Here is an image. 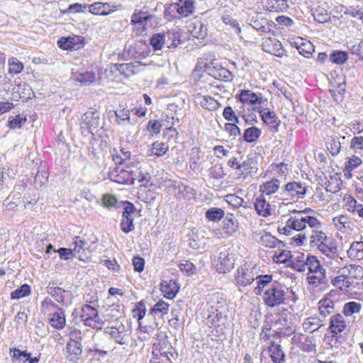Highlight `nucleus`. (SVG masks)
<instances>
[{
    "label": "nucleus",
    "mask_w": 363,
    "mask_h": 363,
    "mask_svg": "<svg viewBox=\"0 0 363 363\" xmlns=\"http://www.w3.org/2000/svg\"><path fill=\"white\" fill-rule=\"evenodd\" d=\"M347 255L352 259H363V242H353L347 250Z\"/></svg>",
    "instance_id": "24"
},
{
    "label": "nucleus",
    "mask_w": 363,
    "mask_h": 363,
    "mask_svg": "<svg viewBox=\"0 0 363 363\" xmlns=\"http://www.w3.org/2000/svg\"><path fill=\"white\" fill-rule=\"evenodd\" d=\"M303 325L306 329L311 330V332H314L324 326L325 323V320L320 317H310L305 320Z\"/></svg>",
    "instance_id": "29"
},
{
    "label": "nucleus",
    "mask_w": 363,
    "mask_h": 363,
    "mask_svg": "<svg viewBox=\"0 0 363 363\" xmlns=\"http://www.w3.org/2000/svg\"><path fill=\"white\" fill-rule=\"evenodd\" d=\"M234 261L233 257H230L226 250L220 252L218 257V264H217L218 270L220 273L229 272L234 267Z\"/></svg>",
    "instance_id": "11"
},
{
    "label": "nucleus",
    "mask_w": 363,
    "mask_h": 363,
    "mask_svg": "<svg viewBox=\"0 0 363 363\" xmlns=\"http://www.w3.org/2000/svg\"><path fill=\"white\" fill-rule=\"evenodd\" d=\"M333 224L337 230H341L342 228H348L350 225V221L347 216L345 215H340L335 217L333 219Z\"/></svg>",
    "instance_id": "48"
},
{
    "label": "nucleus",
    "mask_w": 363,
    "mask_h": 363,
    "mask_svg": "<svg viewBox=\"0 0 363 363\" xmlns=\"http://www.w3.org/2000/svg\"><path fill=\"white\" fill-rule=\"evenodd\" d=\"M330 59L333 63L342 65L347 60V54L343 51H335L330 55Z\"/></svg>",
    "instance_id": "52"
},
{
    "label": "nucleus",
    "mask_w": 363,
    "mask_h": 363,
    "mask_svg": "<svg viewBox=\"0 0 363 363\" xmlns=\"http://www.w3.org/2000/svg\"><path fill=\"white\" fill-rule=\"evenodd\" d=\"M172 6L177 11L179 14L184 17L189 16V15L192 14L194 11L193 2L188 0L184 2L181 1V4H174Z\"/></svg>",
    "instance_id": "20"
},
{
    "label": "nucleus",
    "mask_w": 363,
    "mask_h": 363,
    "mask_svg": "<svg viewBox=\"0 0 363 363\" xmlns=\"http://www.w3.org/2000/svg\"><path fill=\"white\" fill-rule=\"evenodd\" d=\"M81 320L84 325L92 328L101 329L103 322L99 316L96 308L89 304H84L81 308Z\"/></svg>",
    "instance_id": "5"
},
{
    "label": "nucleus",
    "mask_w": 363,
    "mask_h": 363,
    "mask_svg": "<svg viewBox=\"0 0 363 363\" xmlns=\"http://www.w3.org/2000/svg\"><path fill=\"white\" fill-rule=\"evenodd\" d=\"M65 315L63 312L54 313L50 318V323L55 329L61 330L65 325Z\"/></svg>",
    "instance_id": "33"
},
{
    "label": "nucleus",
    "mask_w": 363,
    "mask_h": 363,
    "mask_svg": "<svg viewBox=\"0 0 363 363\" xmlns=\"http://www.w3.org/2000/svg\"><path fill=\"white\" fill-rule=\"evenodd\" d=\"M255 280L257 283V286L255 288V293L257 295H261L264 289L266 290L274 284L272 275L271 274L256 275Z\"/></svg>",
    "instance_id": "15"
},
{
    "label": "nucleus",
    "mask_w": 363,
    "mask_h": 363,
    "mask_svg": "<svg viewBox=\"0 0 363 363\" xmlns=\"http://www.w3.org/2000/svg\"><path fill=\"white\" fill-rule=\"evenodd\" d=\"M242 104V112L257 113H274L269 108V102L261 93H255L250 89H242L235 95Z\"/></svg>",
    "instance_id": "1"
},
{
    "label": "nucleus",
    "mask_w": 363,
    "mask_h": 363,
    "mask_svg": "<svg viewBox=\"0 0 363 363\" xmlns=\"http://www.w3.org/2000/svg\"><path fill=\"white\" fill-rule=\"evenodd\" d=\"M328 236L326 235L325 232L321 230L320 229L315 230H312L311 234L309 236V242L310 245L313 247L318 248L328 238Z\"/></svg>",
    "instance_id": "26"
},
{
    "label": "nucleus",
    "mask_w": 363,
    "mask_h": 363,
    "mask_svg": "<svg viewBox=\"0 0 363 363\" xmlns=\"http://www.w3.org/2000/svg\"><path fill=\"white\" fill-rule=\"evenodd\" d=\"M288 292V288L274 281L271 287L264 291L262 299L266 306L274 308L286 303Z\"/></svg>",
    "instance_id": "2"
},
{
    "label": "nucleus",
    "mask_w": 363,
    "mask_h": 363,
    "mask_svg": "<svg viewBox=\"0 0 363 363\" xmlns=\"http://www.w3.org/2000/svg\"><path fill=\"white\" fill-rule=\"evenodd\" d=\"M167 48H175L180 43V35L177 31L169 30L164 33Z\"/></svg>",
    "instance_id": "28"
},
{
    "label": "nucleus",
    "mask_w": 363,
    "mask_h": 363,
    "mask_svg": "<svg viewBox=\"0 0 363 363\" xmlns=\"http://www.w3.org/2000/svg\"><path fill=\"white\" fill-rule=\"evenodd\" d=\"M224 128L230 136H237L240 134V130L235 123H226Z\"/></svg>",
    "instance_id": "62"
},
{
    "label": "nucleus",
    "mask_w": 363,
    "mask_h": 363,
    "mask_svg": "<svg viewBox=\"0 0 363 363\" xmlns=\"http://www.w3.org/2000/svg\"><path fill=\"white\" fill-rule=\"evenodd\" d=\"M48 294L52 296L56 301L60 303L65 304V295L69 292L62 289L60 287H55L51 286V283H49V285L47 287Z\"/></svg>",
    "instance_id": "23"
},
{
    "label": "nucleus",
    "mask_w": 363,
    "mask_h": 363,
    "mask_svg": "<svg viewBox=\"0 0 363 363\" xmlns=\"http://www.w3.org/2000/svg\"><path fill=\"white\" fill-rule=\"evenodd\" d=\"M26 121V115H15L9 117L8 123L11 128H20Z\"/></svg>",
    "instance_id": "47"
},
{
    "label": "nucleus",
    "mask_w": 363,
    "mask_h": 363,
    "mask_svg": "<svg viewBox=\"0 0 363 363\" xmlns=\"http://www.w3.org/2000/svg\"><path fill=\"white\" fill-rule=\"evenodd\" d=\"M350 274L349 280L352 281L354 279H361L363 277V268L359 265L350 264Z\"/></svg>",
    "instance_id": "50"
},
{
    "label": "nucleus",
    "mask_w": 363,
    "mask_h": 363,
    "mask_svg": "<svg viewBox=\"0 0 363 363\" xmlns=\"http://www.w3.org/2000/svg\"><path fill=\"white\" fill-rule=\"evenodd\" d=\"M317 249L328 259L325 262L327 265L340 264L343 260L338 254L337 241L332 237L328 236Z\"/></svg>",
    "instance_id": "4"
},
{
    "label": "nucleus",
    "mask_w": 363,
    "mask_h": 363,
    "mask_svg": "<svg viewBox=\"0 0 363 363\" xmlns=\"http://www.w3.org/2000/svg\"><path fill=\"white\" fill-rule=\"evenodd\" d=\"M67 357L72 362H77L82 354V345L79 341H69L66 346Z\"/></svg>",
    "instance_id": "17"
},
{
    "label": "nucleus",
    "mask_w": 363,
    "mask_h": 363,
    "mask_svg": "<svg viewBox=\"0 0 363 363\" xmlns=\"http://www.w3.org/2000/svg\"><path fill=\"white\" fill-rule=\"evenodd\" d=\"M283 194L291 196L292 199H301L306 194V187L299 182H289L285 185Z\"/></svg>",
    "instance_id": "10"
},
{
    "label": "nucleus",
    "mask_w": 363,
    "mask_h": 363,
    "mask_svg": "<svg viewBox=\"0 0 363 363\" xmlns=\"http://www.w3.org/2000/svg\"><path fill=\"white\" fill-rule=\"evenodd\" d=\"M314 19L318 23H325L330 19V14L328 11L321 7L315 9L313 12Z\"/></svg>",
    "instance_id": "46"
},
{
    "label": "nucleus",
    "mask_w": 363,
    "mask_h": 363,
    "mask_svg": "<svg viewBox=\"0 0 363 363\" xmlns=\"http://www.w3.org/2000/svg\"><path fill=\"white\" fill-rule=\"evenodd\" d=\"M255 277L256 274L254 269L245 264L237 269L235 280L238 284L246 286L251 284L255 281Z\"/></svg>",
    "instance_id": "8"
},
{
    "label": "nucleus",
    "mask_w": 363,
    "mask_h": 363,
    "mask_svg": "<svg viewBox=\"0 0 363 363\" xmlns=\"http://www.w3.org/2000/svg\"><path fill=\"white\" fill-rule=\"evenodd\" d=\"M136 211L135 207L129 201L124 203V208L122 214V220L121 222V228L125 233H129L135 228L133 223V216Z\"/></svg>",
    "instance_id": "7"
},
{
    "label": "nucleus",
    "mask_w": 363,
    "mask_h": 363,
    "mask_svg": "<svg viewBox=\"0 0 363 363\" xmlns=\"http://www.w3.org/2000/svg\"><path fill=\"white\" fill-rule=\"evenodd\" d=\"M169 305L163 301H159L155 306L151 308L150 314L156 315L160 314V316H163L164 314L168 313Z\"/></svg>",
    "instance_id": "39"
},
{
    "label": "nucleus",
    "mask_w": 363,
    "mask_h": 363,
    "mask_svg": "<svg viewBox=\"0 0 363 363\" xmlns=\"http://www.w3.org/2000/svg\"><path fill=\"white\" fill-rule=\"evenodd\" d=\"M263 122L269 127L277 129L280 120L277 119V115H259Z\"/></svg>",
    "instance_id": "51"
},
{
    "label": "nucleus",
    "mask_w": 363,
    "mask_h": 363,
    "mask_svg": "<svg viewBox=\"0 0 363 363\" xmlns=\"http://www.w3.org/2000/svg\"><path fill=\"white\" fill-rule=\"evenodd\" d=\"M311 275H308L307 280L310 284L317 286L319 284H325L328 283V279L325 275V270L318 272H312Z\"/></svg>",
    "instance_id": "30"
},
{
    "label": "nucleus",
    "mask_w": 363,
    "mask_h": 363,
    "mask_svg": "<svg viewBox=\"0 0 363 363\" xmlns=\"http://www.w3.org/2000/svg\"><path fill=\"white\" fill-rule=\"evenodd\" d=\"M252 160L247 159L244 160L242 162H240V166L238 169V174L240 175L247 174L250 173V169H252Z\"/></svg>",
    "instance_id": "61"
},
{
    "label": "nucleus",
    "mask_w": 363,
    "mask_h": 363,
    "mask_svg": "<svg viewBox=\"0 0 363 363\" xmlns=\"http://www.w3.org/2000/svg\"><path fill=\"white\" fill-rule=\"evenodd\" d=\"M113 157L116 164L122 165L125 164L126 161L130 159L131 153L125 148H121L119 152H117L116 155H113Z\"/></svg>",
    "instance_id": "42"
},
{
    "label": "nucleus",
    "mask_w": 363,
    "mask_h": 363,
    "mask_svg": "<svg viewBox=\"0 0 363 363\" xmlns=\"http://www.w3.org/2000/svg\"><path fill=\"white\" fill-rule=\"evenodd\" d=\"M54 252H56V250H54ZM57 252H58L61 259L69 260L75 257V252L73 249L61 247L57 250Z\"/></svg>",
    "instance_id": "60"
},
{
    "label": "nucleus",
    "mask_w": 363,
    "mask_h": 363,
    "mask_svg": "<svg viewBox=\"0 0 363 363\" xmlns=\"http://www.w3.org/2000/svg\"><path fill=\"white\" fill-rule=\"evenodd\" d=\"M350 147L355 150H362L363 149V137L362 136L354 137L351 140Z\"/></svg>",
    "instance_id": "64"
},
{
    "label": "nucleus",
    "mask_w": 363,
    "mask_h": 363,
    "mask_svg": "<svg viewBox=\"0 0 363 363\" xmlns=\"http://www.w3.org/2000/svg\"><path fill=\"white\" fill-rule=\"evenodd\" d=\"M362 308V306L361 303L355 301H350L345 304L343 307V313L346 316H350L360 312Z\"/></svg>",
    "instance_id": "41"
},
{
    "label": "nucleus",
    "mask_w": 363,
    "mask_h": 363,
    "mask_svg": "<svg viewBox=\"0 0 363 363\" xmlns=\"http://www.w3.org/2000/svg\"><path fill=\"white\" fill-rule=\"evenodd\" d=\"M58 46L63 50H71L74 48V38H62L58 40Z\"/></svg>",
    "instance_id": "57"
},
{
    "label": "nucleus",
    "mask_w": 363,
    "mask_h": 363,
    "mask_svg": "<svg viewBox=\"0 0 363 363\" xmlns=\"http://www.w3.org/2000/svg\"><path fill=\"white\" fill-rule=\"evenodd\" d=\"M305 264L307 265V269L310 273L318 272L323 270H325L320 263V261L316 257L313 255H308L306 260Z\"/></svg>",
    "instance_id": "31"
},
{
    "label": "nucleus",
    "mask_w": 363,
    "mask_h": 363,
    "mask_svg": "<svg viewBox=\"0 0 363 363\" xmlns=\"http://www.w3.org/2000/svg\"><path fill=\"white\" fill-rule=\"evenodd\" d=\"M179 286L178 284L171 279L169 281H163L161 283V291L164 294V296L168 299H172L175 297L178 293Z\"/></svg>",
    "instance_id": "14"
},
{
    "label": "nucleus",
    "mask_w": 363,
    "mask_h": 363,
    "mask_svg": "<svg viewBox=\"0 0 363 363\" xmlns=\"http://www.w3.org/2000/svg\"><path fill=\"white\" fill-rule=\"evenodd\" d=\"M18 92L19 93L20 97L26 100L31 99L32 96H34V92L32 91L30 86L26 84L18 86Z\"/></svg>",
    "instance_id": "49"
},
{
    "label": "nucleus",
    "mask_w": 363,
    "mask_h": 363,
    "mask_svg": "<svg viewBox=\"0 0 363 363\" xmlns=\"http://www.w3.org/2000/svg\"><path fill=\"white\" fill-rule=\"evenodd\" d=\"M305 217L306 226L308 225L311 229V231L315 230V229L319 230L322 228V223L317 218L306 214Z\"/></svg>",
    "instance_id": "59"
},
{
    "label": "nucleus",
    "mask_w": 363,
    "mask_h": 363,
    "mask_svg": "<svg viewBox=\"0 0 363 363\" xmlns=\"http://www.w3.org/2000/svg\"><path fill=\"white\" fill-rule=\"evenodd\" d=\"M346 328V322L342 315L335 313L330 317L329 330L333 334L342 333Z\"/></svg>",
    "instance_id": "12"
},
{
    "label": "nucleus",
    "mask_w": 363,
    "mask_h": 363,
    "mask_svg": "<svg viewBox=\"0 0 363 363\" xmlns=\"http://www.w3.org/2000/svg\"><path fill=\"white\" fill-rule=\"evenodd\" d=\"M209 175L213 179H220L225 176V173L221 165H215L209 169Z\"/></svg>",
    "instance_id": "55"
},
{
    "label": "nucleus",
    "mask_w": 363,
    "mask_h": 363,
    "mask_svg": "<svg viewBox=\"0 0 363 363\" xmlns=\"http://www.w3.org/2000/svg\"><path fill=\"white\" fill-rule=\"evenodd\" d=\"M178 189L179 190V192L184 197L190 198L191 196H193L195 194V190L190 186H187L184 184H179L178 186Z\"/></svg>",
    "instance_id": "63"
},
{
    "label": "nucleus",
    "mask_w": 363,
    "mask_h": 363,
    "mask_svg": "<svg viewBox=\"0 0 363 363\" xmlns=\"http://www.w3.org/2000/svg\"><path fill=\"white\" fill-rule=\"evenodd\" d=\"M30 293V287L29 285L25 284L21 286L14 290L11 294V299H19L29 295Z\"/></svg>",
    "instance_id": "44"
},
{
    "label": "nucleus",
    "mask_w": 363,
    "mask_h": 363,
    "mask_svg": "<svg viewBox=\"0 0 363 363\" xmlns=\"http://www.w3.org/2000/svg\"><path fill=\"white\" fill-rule=\"evenodd\" d=\"M74 245L73 250L77 254L82 250L84 251L86 249H88V242L79 236L74 238Z\"/></svg>",
    "instance_id": "58"
},
{
    "label": "nucleus",
    "mask_w": 363,
    "mask_h": 363,
    "mask_svg": "<svg viewBox=\"0 0 363 363\" xmlns=\"http://www.w3.org/2000/svg\"><path fill=\"white\" fill-rule=\"evenodd\" d=\"M169 150V146L162 142L156 141L152 145V153L157 157L164 155Z\"/></svg>",
    "instance_id": "45"
},
{
    "label": "nucleus",
    "mask_w": 363,
    "mask_h": 363,
    "mask_svg": "<svg viewBox=\"0 0 363 363\" xmlns=\"http://www.w3.org/2000/svg\"><path fill=\"white\" fill-rule=\"evenodd\" d=\"M155 16L154 15L147 14L146 12L140 11L139 12H136V11L133 13L131 17V23L132 24H139L143 26L145 29V26H147L148 21L155 18Z\"/></svg>",
    "instance_id": "19"
},
{
    "label": "nucleus",
    "mask_w": 363,
    "mask_h": 363,
    "mask_svg": "<svg viewBox=\"0 0 363 363\" xmlns=\"http://www.w3.org/2000/svg\"><path fill=\"white\" fill-rule=\"evenodd\" d=\"M297 49L298 52L305 57H309L314 52L313 45L310 42L301 43Z\"/></svg>",
    "instance_id": "53"
},
{
    "label": "nucleus",
    "mask_w": 363,
    "mask_h": 363,
    "mask_svg": "<svg viewBox=\"0 0 363 363\" xmlns=\"http://www.w3.org/2000/svg\"><path fill=\"white\" fill-rule=\"evenodd\" d=\"M212 75L217 79L224 82H230L233 79V74L226 68L220 67L214 71H212Z\"/></svg>",
    "instance_id": "38"
},
{
    "label": "nucleus",
    "mask_w": 363,
    "mask_h": 363,
    "mask_svg": "<svg viewBox=\"0 0 363 363\" xmlns=\"http://www.w3.org/2000/svg\"><path fill=\"white\" fill-rule=\"evenodd\" d=\"M290 212L294 216H291L288 218L284 227L279 228V231L286 235H291L294 231H303L306 228V213L298 211L296 209L290 211Z\"/></svg>",
    "instance_id": "3"
},
{
    "label": "nucleus",
    "mask_w": 363,
    "mask_h": 363,
    "mask_svg": "<svg viewBox=\"0 0 363 363\" xmlns=\"http://www.w3.org/2000/svg\"><path fill=\"white\" fill-rule=\"evenodd\" d=\"M255 208L257 213L263 217L271 214V205L267 201L264 195H259L256 198Z\"/></svg>",
    "instance_id": "18"
},
{
    "label": "nucleus",
    "mask_w": 363,
    "mask_h": 363,
    "mask_svg": "<svg viewBox=\"0 0 363 363\" xmlns=\"http://www.w3.org/2000/svg\"><path fill=\"white\" fill-rule=\"evenodd\" d=\"M9 72L12 74H18L23 69V63L16 57H12L9 59Z\"/></svg>",
    "instance_id": "40"
},
{
    "label": "nucleus",
    "mask_w": 363,
    "mask_h": 363,
    "mask_svg": "<svg viewBox=\"0 0 363 363\" xmlns=\"http://www.w3.org/2000/svg\"><path fill=\"white\" fill-rule=\"evenodd\" d=\"M281 182L278 179H273L259 186L261 195H270L275 193L279 188Z\"/></svg>",
    "instance_id": "21"
},
{
    "label": "nucleus",
    "mask_w": 363,
    "mask_h": 363,
    "mask_svg": "<svg viewBox=\"0 0 363 363\" xmlns=\"http://www.w3.org/2000/svg\"><path fill=\"white\" fill-rule=\"evenodd\" d=\"M319 314L323 319L335 313V303L329 298H323L318 302Z\"/></svg>",
    "instance_id": "16"
},
{
    "label": "nucleus",
    "mask_w": 363,
    "mask_h": 363,
    "mask_svg": "<svg viewBox=\"0 0 363 363\" xmlns=\"http://www.w3.org/2000/svg\"><path fill=\"white\" fill-rule=\"evenodd\" d=\"M191 35L198 39H203L207 35V28L201 21H196L190 26Z\"/></svg>",
    "instance_id": "25"
},
{
    "label": "nucleus",
    "mask_w": 363,
    "mask_h": 363,
    "mask_svg": "<svg viewBox=\"0 0 363 363\" xmlns=\"http://www.w3.org/2000/svg\"><path fill=\"white\" fill-rule=\"evenodd\" d=\"M180 270L187 276L192 275L196 272V267L189 261H185L179 265Z\"/></svg>",
    "instance_id": "54"
},
{
    "label": "nucleus",
    "mask_w": 363,
    "mask_h": 363,
    "mask_svg": "<svg viewBox=\"0 0 363 363\" xmlns=\"http://www.w3.org/2000/svg\"><path fill=\"white\" fill-rule=\"evenodd\" d=\"M225 215L224 211L220 208L213 207L206 212V217L211 221L220 220Z\"/></svg>",
    "instance_id": "37"
},
{
    "label": "nucleus",
    "mask_w": 363,
    "mask_h": 363,
    "mask_svg": "<svg viewBox=\"0 0 363 363\" xmlns=\"http://www.w3.org/2000/svg\"><path fill=\"white\" fill-rule=\"evenodd\" d=\"M96 79V75L93 72H86L76 75L75 80L82 84L89 86Z\"/></svg>",
    "instance_id": "35"
},
{
    "label": "nucleus",
    "mask_w": 363,
    "mask_h": 363,
    "mask_svg": "<svg viewBox=\"0 0 363 363\" xmlns=\"http://www.w3.org/2000/svg\"><path fill=\"white\" fill-rule=\"evenodd\" d=\"M198 100L200 105L203 108L209 111L216 110L220 106L219 103L216 100L210 96L200 97Z\"/></svg>",
    "instance_id": "32"
},
{
    "label": "nucleus",
    "mask_w": 363,
    "mask_h": 363,
    "mask_svg": "<svg viewBox=\"0 0 363 363\" xmlns=\"http://www.w3.org/2000/svg\"><path fill=\"white\" fill-rule=\"evenodd\" d=\"M143 65L139 61H135L130 63L120 64L118 67V70L125 77H130L140 72Z\"/></svg>",
    "instance_id": "13"
},
{
    "label": "nucleus",
    "mask_w": 363,
    "mask_h": 363,
    "mask_svg": "<svg viewBox=\"0 0 363 363\" xmlns=\"http://www.w3.org/2000/svg\"><path fill=\"white\" fill-rule=\"evenodd\" d=\"M106 333L120 345H125L128 342L130 331L122 323L117 322L115 325L108 327Z\"/></svg>",
    "instance_id": "6"
},
{
    "label": "nucleus",
    "mask_w": 363,
    "mask_h": 363,
    "mask_svg": "<svg viewBox=\"0 0 363 363\" xmlns=\"http://www.w3.org/2000/svg\"><path fill=\"white\" fill-rule=\"evenodd\" d=\"M208 315L206 319V324L210 327H216L219 325V320L222 318L223 311L215 307H210L208 309Z\"/></svg>",
    "instance_id": "22"
},
{
    "label": "nucleus",
    "mask_w": 363,
    "mask_h": 363,
    "mask_svg": "<svg viewBox=\"0 0 363 363\" xmlns=\"http://www.w3.org/2000/svg\"><path fill=\"white\" fill-rule=\"evenodd\" d=\"M261 130L256 127L247 128L243 133V139L247 143H252L257 140L260 136Z\"/></svg>",
    "instance_id": "36"
},
{
    "label": "nucleus",
    "mask_w": 363,
    "mask_h": 363,
    "mask_svg": "<svg viewBox=\"0 0 363 363\" xmlns=\"http://www.w3.org/2000/svg\"><path fill=\"white\" fill-rule=\"evenodd\" d=\"M269 352L272 360L274 363H281L284 360V353L279 345L272 342L269 347Z\"/></svg>",
    "instance_id": "27"
},
{
    "label": "nucleus",
    "mask_w": 363,
    "mask_h": 363,
    "mask_svg": "<svg viewBox=\"0 0 363 363\" xmlns=\"http://www.w3.org/2000/svg\"><path fill=\"white\" fill-rule=\"evenodd\" d=\"M165 44L164 33H155L150 38V45L154 50H161Z\"/></svg>",
    "instance_id": "43"
},
{
    "label": "nucleus",
    "mask_w": 363,
    "mask_h": 363,
    "mask_svg": "<svg viewBox=\"0 0 363 363\" xmlns=\"http://www.w3.org/2000/svg\"><path fill=\"white\" fill-rule=\"evenodd\" d=\"M327 148L332 155L335 156L341 150V143L338 140L332 138L330 141L328 142Z\"/></svg>",
    "instance_id": "56"
},
{
    "label": "nucleus",
    "mask_w": 363,
    "mask_h": 363,
    "mask_svg": "<svg viewBox=\"0 0 363 363\" xmlns=\"http://www.w3.org/2000/svg\"><path fill=\"white\" fill-rule=\"evenodd\" d=\"M332 283L335 286L339 288L341 291L348 292L351 289L352 281H350L348 279L345 277H340L338 275L332 280Z\"/></svg>",
    "instance_id": "34"
},
{
    "label": "nucleus",
    "mask_w": 363,
    "mask_h": 363,
    "mask_svg": "<svg viewBox=\"0 0 363 363\" xmlns=\"http://www.w3.org/2000/svg\"><path fill=\"white\" fill-rule=\"evenodd\" d=\"M110 177L112 181L118 184H129L135 179L133 177L132 171L125 170L123 168L120 169L119 167H116L110 173Z\"/></svg>",
    "instance_id": "9"
}]
</instances>
